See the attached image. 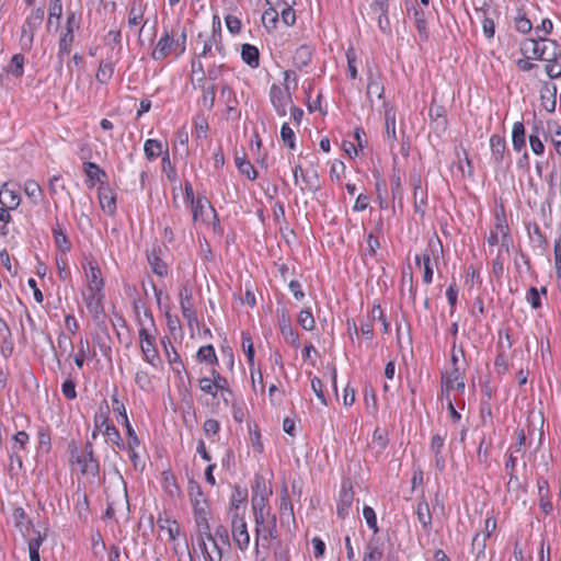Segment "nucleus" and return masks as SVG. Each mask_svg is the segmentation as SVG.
<instances>
[{"mask_svg":"<svg viewBox=\"0 0 561 561\" xmlns=\"http://www.w3.org/2000/svg\"><path fill=\"white\" fill-rule=\"evenodd\" d=\"M207 514V510L203 511V513H194L195 523L198 530L196 538L197 546L201 549L205 561H221L222 550L210 533Z\"/></svg>","mask_w":561,"mask_h":561,"instance_id":"nucleus-1","label":"nucleus"},{"mask_svg":"<svg viewBox=\"0 0 561 561\" xmlns=\"http://www.w3.org/2000/svg\"><path fill=\"white\" fill-rule=\"evenodd\" d=\"M186 31L183 28L180 34L174 30L164 31L163 35L158 41L154 49L151 53V57L154 60H162L171 53L175 54V57H180L186 49Z\"/></svg>","mask_w":561,"mask_h":561,"instance_id":"nucleus-2","label":"nucleus"},{"mask_svg":"<svg viewBox=\"0 0 561 561\" xmlns=\"http://www.w3.org/2000/svg\"><path fill=\"white\" fill-rule=\"evenodd\" d=\"M70 463L77 465L82 474L96 477L100 473V463L94 456L93 445L87 442L84 448L80 450L75 443L69 444Z\"/></svg>","mask_w":561,"mask_h":561,"instance_id":"nucleus-3","label":"nucleus"},{"mask_svg":"<svg viewBox=\"0 0 561 561\" xmlns=\"http://www.w3.org/2000/svg\"><path fill=\"white\" fill-rule=\"evenodd\" d=\"M44 15L45 9L37 8L32 10L30 15L26 18L21 28L20 44L22 49L31 50L33 47L35 31L42 25Z\"/></svg>","mask_w":561,"mask_h":561,"instance_id":"nucleus-4","label":"nucleus"},{"mask_svg":"<svg viewBox=\"0 0 561 561\" xmlns=\"http://www.w3.org/2000/svg\"><path fill=\"white\" fill-rule=\"evenodd\" d=\"M497 243H501L506 251L510 250V247L513 243L504 210H502L501 214H496L494 230H492L488 237V244L490 247H494Z\"/></svg>","mask_w":561,"mask_h":561,"instance_id":"nucleus-5","label":"nucleus"},{"mask_svg":"<svg viewBox=\"0 0 561 561\" xmlns=\"http://www.w3.org/2000/svg\"><path fill=\"white\" fill-rule=\"evenodd\" d=\"M270 101L278 116H286L287 108L293 103L289 84H287V88H282L275 83L272 84L270 88Z\"/></svg>","mask_w":561,"mask_h":561,"instance_id":"nucleus-6","label":"nucleus"},{"mask_svg":"<svg viewBox=\"0 0 561 561\" xmlns=\"http://www.w3.org/2000/svg\"><path fill=\"white\" fill-rule=\"evenodd\" d=\"M231 534L233 541L240 550L248 549L250 545V535L243 516L238 512H234L231 516Z\"/></svg>","mask_w":561,"mask_h":561,"instance_id":"nucleus-7","label":"nucleus"},{"mask_svg":"<svg viewBox=\"0 0 561 561\" xmlns=\"http://www.w3.org/2000/svg\"><path fill=\"white\" fill-rule=\"evenodd\" d=\"M83 299L92 319L94 321H100L101 318L104 317V291L84 293Z\"/></svg>","mask_w":561,"mask_h":561,"instance_id":"nucleus-8","label":"nucleus"},{"mask_svg":"<svg viewBox=\"0 0 561 561\" xmlns=\"http://www.w3.org/2000/svg\"><path fill=\"white\" fill-rule=\"evenodd\" d=\"M85 276L88 279L87 293L103 291L104 280L101 270L95 262H89Z\"/></svg>","mask_w":561,"mask_h":561,"instance_id":"nucleus-9","label":"nucleus"},{"mask_svg":"<svg viewBox=\"0 0 561 561\" xmlns=\"http://www.w3.org/2000/svg\"><path fill=\"white\" fill-rule=\"evenodd\" d=\"M180 307L183 317L187 319L190 324H192L193 321H197L196 312L193 308L192 291L185 285L180 289Z\"/></svg>","mask_w":561,"mask_h":561,"instance_id":"nucleus-10","label":"nucleus"},{"mask_svg":"<svg viewBox=\"0 0 561 561\" xmlns=\"http://www.w3.org/2000/svg\"><path fill=\"white\" fill-rule=\"evenodd\" d=\"M353 501L354 492L352 488L342 484L336 508V513L340 518L345 519L348 516Z\"/></svg>","mask_w":561,"mask_h":561,"instance_id":"nucleus-11","label":"nucleus"},{"mask_svg":"<svg viewBox=\"0 0 561 561\" xmlns=\"http://www.w3.org/2000/svg\"><path fill=\"white\" fill-rule=\"evenodd\" d=\"M198 39L202 41L203 47L202 51L196 55L197 58H206L210 56L213 48H215L222 57L225 56L224 45L221 44V41L216 39V36H206L203 33H199Z\"/></svg>","mask_w":561,"mask_h":561,"instance_id":"nucleus-12","label":"nucleus"},{"mask_svg":"<svg viewBox=\"0 0 561 561\" xmlns=\"http://www.w3.org/2000/svg\"><path fill=\"white\" fill-rule=\"evenodd\" d=\"M99 201L101 208L110 216L116 211V196L108 185L101 184L99 187Z\"/></svg>","mask_w":561,"mask_h":561,"instance_id":"nucleus-13","label":"nucleus"},{"mask_svg":"<svg viewBox=\"0 0 561 561\" xmlns=\"http://www.w3.org/2000/svg\"><path fill=\"white\" fill-rule=\"evenodd\" d=\"M516 463L517 457L510 454L507 460L505 461V471L508 474V482L506 483L507 492H518L522 488V483L516 474Z\"/></svg>","mask_w":561,"mask_h":561,"instance_id":"nucleus-14","label":"nucleus"},{"mask_svg":"<svg viewBox=\"0 0 561 561\" xmlns=\"http://www.w3.org/2000/svg\"><path fill=\"white\" fill-rule=\"evenodd\" d=\"M540 41L527 38L523 41L520 50L527 59L534 58L546 61L545 48L539 44Z\"/></svg>","mask_w":561,"mask_h":561,"instance_id":"nucleus-15","label":"nucleus"},{"mask_svg":"<svg viewBox=\"0 0 561 561\" xmlns=\"http://www.w3.org/2000/svg\"><path fill=\"white\" fill-rule=\"evenodd\" d=\"M539 507L546 515L552 512V503L550 501L549 483L546 479L539 478L537 480Z\"/></svg>","mask_w":561,"mask_h":561,"instance_id":"nucleus-16","label":"nucleus"},{"mask_svg":"<svg viewBox=\"0 0 561 561\" xmlns=\"http://www.w3.org/2000/svg\"><path fill=\"white\" fill-rule=\"evenodd\" d=\"M188 494H190V499H191V502L194 507V513L195 512L203 513V511L208 508L206 499L203 494V491H202L199 484L196 483L195 481H190Z\"/></svg>","mask_w":561,"mask_h":561,"instance_id":"nucleus-17","label":"nucleus"},{"mask_svg":"<svg viewBox=\"0 0 561 561\" xmlns=\"http://www.w3.org/2000/svg\"><path fill=\"white\" fill-rule=\"evenodd\" d=\"M383 557V542L378 537H371L366 545L363 561H380Z\"/></svg>","mask_w":561,"mask_h":561,"instance_id":"nucleus-18","label":"nucleus"},{"mask_svg":"<svg viewBox=\"0 0 561 561\" xmlns=\"http://www.w3.org/2000/svg\"><path fill=\"white\" fill-rule=\"evenodd\" d=\"M455 389L459 391H462L465 389V382L460 377L458 368H455L453 371H450L443 378V393H446V396H448V392Z\"/></svg>","mask_w":561,"mask_h":561,"instance_id":"nucleus-19","label":"nucleus"},{"mask_svg":"<svg viewBox=\"0 0 561 561\" xmlns=\"http://www.w3.org/2000/svg\"><path fill=\"white\" fill-rule=\"evenodd\" d=\"M293 174L295 184H298V180L300 176L309 191L317 192L320 188L317 171H313L312 175H307L304 173L301 165L297 164L293 170Z\"/></svg>","mask_w":561,"mask_h":561,"instance_id":"nucleus-20","label":"nucleus"},{"mask_svg":"<svg viewBox=\"0 0 561 561\" xmlns=\"http://www.w3.org/2000/svg\"><path fill=\"white\" fill-rule=\"evenodd\" d=\"M492 158L496 164H501L506 151V141L500 135H492L490 138Z\"/></svg>","mask_w":561,"mask_h":561,"instance_id":"nucleus-21","label":"nucleus"},{"mask_svg":"<svg viewBox=\"0 0 561 561\" xmlns=\"http://www.w3.org/2000/svg\"><path fill=\"white\" fill-rule=\"evenodd\" d=\"M0 204L2 207L15 209L20 205L19 194L8 188V183H3L0 190Z\"/></svg>","mask_w":561,"mask_h":561,"instance_id":"nucleus-22","label":"nucleus"},{"mask_svg":"<svg viewBox=\"0 0 561 561\" xmlns=\"http://www.w3.org/2000/svg\"><path fill=\"white\" fill-rule=\"evenodd\" d=\"M496 528V520L494 517H488L484 520L483 533H477L472 539L473 546H480L481 550L485 548V541Z\"/></svg>","mask_w":561,"mask_h":561,"instance_id":"nucleus-23","label":"nucleus"},{"mask_svg":"<svg viewBox=\"0 0 561 561\" xmlns=\"http://www.w3.org/2000/svg\"><path fill=\"white\" fill-rule=\"evenodd\" d=\"M139 445H140V440H139L135 430L133 428L131 425H128L127 448H128L129 458L135 468L138 467V462H139V456L136 450L139 447Z\"/></svg>","mask_w":561,"mask_h":561,"instance_id":"nucleus-24","label":"nucleus"},{"mask_svg":"<svg viewBox=\"0 0 561 561\" xmlns=\"http://www.w3.org/2000/svg\"><path fill=\"white\" fill-rule=\"evenodd\" d=\"M115 65L116 62L112 59L102 60L95 73V79L100 83L106 84L114 75Z\"/></svg>","mask_w":561,"mask_h":561,"instance_id":"nucleus-25","label":"nucleus"},{"mask_svg":"<svg viewBox=\"0 0 561 561\" xmlns=\"http://www.w3.org/2000/svg\"><path fill=\"white\" fill-rule=\"evenodd\" d=\"M211 205L205 197H197L196 201L192 203V214L194 221H206V214L210 211Z\"/></svg>","mask_w":561,"mask_h":561,"instance_id":"nucleus-26","label":"nucleus"},{"mask_svg":"<svg viewBox=\"0 0 561 561\" xmlns=\"http://www.w3.org/2000/svg\"><path fill=\"white\" fill-rule=\"evenodd\" d=\"M144 359L153 367H157L160 363L158 350L156 347V341H147L140 344Z\"/></svg>","mask_w":561,"mask_h":561,"instance_id":"nucleus-27","label":"nucleus"},{"mask_svg":"<svg viewBox=\"0 0 561 561\" xmlns=\"http://www.w3.org/2000/svg\"><path fill=\"white\" fill-rule=\"evenodd\" d=\"M312 51V48L308 45L298 47L293 57L294 65L299 69L307 67L311 61Z\"/></svg>","mask_w":561,"mask_h":561,"instance_id":"nucleus-28","label":"nucleus"},{"mask_svg":"<svg viewBox=\"0 0 561 561\" xmlns=\"http://www.w3.org/2000/svg\"><path fill=\"white\" fill-rule=\"evenodd\" d=\"M241 57L251 68H256L260 65L259 49L251 44H243L241 46Z\"/></svg>","mask_w":561,"mask_h":561,"instance_id":"nucleus-29","label":"nucleus"},{"mask_svg":"<svg viewBox=\"0 0 561 561\" xmlns=\"http://www.w3.org/2000/svg\"><path fill=\"white\" fill-rule=\"evenodd\" d=\"M73 41H75V34L61 33V36L58 42V53H57V59H58L60 67L64 62L65 56L70 54Z\"/></svg>","mask_w":561,"mask_h":561,"instance_id":"nucleus-30","label":"nucleus"},{"mask_svg":"<svg viewBox=\"0 0 561 561\" xmlns=\"http://www.w3.org/2000/svg\"><path fill=\"white\" fill-rule=\"evenodd\" d=\"M220 96L227 106L228 113L237 111V106H238L239 102H238V99L236 96L233 89L229 84H227V83L221 84Z\"/></svg>","mask_w":561,"mask_h":561,"instance_id":"nucleus-31","label":"nucleus"},{"mask_svg":"<svg viewBox=\"0 0 561 561\" xmlns=\"http://www.w3.org/2000/svg\"><path fill=\"white\" fill-rule=\"evenodd\" d=\"M157 525L161 530L167 531L168 537L171 541H175L180 536V525L178 524L176 520L159 517L157 520Z\"/></svg>","mask_w":561,"mask_h":561,"instance_id":"nucleus-32","label":"nucleus"},{"mask_svg":"<svg viewBox=\"0 0 561 561\" xmlns=\"http://www.w3.org/2000/svg\"><path fill=\"white\" fill-rule=\"evenodd\" d=\"M24 62L25 58L22 54L13 55L5 67L7 73L12 75L14 78H21L24 73Z\"/></svg>","mask_w":561,"mask_h":561,"instance_id":"nucleus-33","label":"nucleus"},{"mask_svg":"<svg viewBox=\"0 0 561 561\" xmlns=\"http://www.w3.org/2000/svg\"><path fill=\"white\" fill-rule=\"evenodd\" d=\"M148 263L154 274L158 276H165L168 273V265L160 259L158 253L152 250L147 254Z\"/></svg>","mask_w":561,"mask_h":561,"instance_id":"nucleus-34","label":"nucleus"},{"mask_svg":"<svg viewBox=\"0 0 561 561\" xmlns=\"http://www.w3.org/2000/svg\"><path fill=\"white\" fill-rule=\"evenodd\" d=\"M83 165L90 186H93L95 182L102 183V178H106L105 172L94 162H85Z\"/></svg>","mask_w":561,"mask_h":561,"instance_id":"nucleus-35","label":"nucleus"},{"mask_svg":"<svg viewBox=\"0 0 561 561\" xmlns=\"http://www.w3.org/2000/svg\"><path fill=\"white\" fill-rule=\"evenodd\" d=\"M416 515L419 522L422 524L425 530H428L432 526V515L430 505L426 501H420L416 507Z\"/></svg>","mask_w":561,"mask_h":561,"instance_id":"nucleus-36","label":"nucleus"},{"mask_svg":"<svg viewBox=\"0 0 561 561\" xmlns=\"http://www.w3.org/2000/svg\"><path fill=\"white\" fill-rule=\"evenodd\" d=\"M512 144L516 151H520L525 147V127L522 122H516L513 125Z\"/></svg>","mask_w":561,"mask_h":561,"instance_id":"nucleus-37","label":"nucleus"},{"mask_svg":"<svg viewBox=\"0 0 561 561\" xmlns=\"http://www.w3.org/2000/svg\"><path fill=\"white\" fill-rule=\"evenodd\" d=\"M104 404H105V411H102V409H100V412L96 413L94 416V428L91 434V437L93 439L96 438L99 433H103L104 428H106V425H110L107 423L108 405H107L106 401H104Z\"/></svg>","mask_w":561,"mask_h":561,"instance_id":"nucleus-38","label":"nucleus"},{"mask_svg":"<svg viewBox=\"0 0 561 561\" xmlns=\"http://www.w3.org/2000/svg\"><path fill=\"white\" fill-rule=\"evenodd\" d=\"M196 359L199 363H208L211 365L218 364V358L211 344L199 347L196 354Z\"/></svg>","mask_w":561,"mask_h":561,"instance_id":"nucleus-39","label":"nucleus"},{"mask_svg":"<svg viewBox=\"0 0 561 561\" xmlns=\"http://www.w3.org/2000/svg\"><path fill=\"white\" fill-rule=\"evenodd\" d=\"M202 91L201 95V104L203 107L207 108L208 111L213 110L215 105V98H216V91L217 87L216 84L211 83L205 87Z\"/></svg>","mask_w":561,"mask_h":561,"instance_id":"nucleus-40","label":"nucleus"},{"mask_svg":"<svg viewBox=\"0 0 561 561\" xmlns=\"http://www.w3.org/2000/svg\"><path fill=\"white\" fill-rule=\"evenodd\" d=\"M103 434L106 436V442L110 444L115 445L119 449H125L126 445L121 436L119 431L114 425H106V428H104Z\"/></svg>","mask_w":561,"mask_h":561,"instance_id":"nucleus-41","label":"nucleus"},{"mask_svg":"<svg viewBox=\"0 0 561 561\" xmlns=\"http://www.w3.org/2000/svg\"><path fill=\"white\" fill-rule=\"evenodd\" d=\"M539 41L543 42L542 48H545L546 62H551V59H556L561 55V48L556 41L540 36Z\"/></svg>","mask_w":561,"mask_h":561,"instance_id":"nucleus-42","label":"nucleus"},{"mask_svg":"<svg viewBox=\"0 0 561 561\" xmlns=\"http://www.w3.org/2000/svg\"><path fill=\"white\" fill-rule=\"evenodd\" d=\"M236 165L239 172L245 175L249 180L254 181L257 176L256 170L253 168L250 161L245 158L236 157Z\"/></svg>","mask_w":561,"mask_h":561,"instance_id":"nucleus-43","label":"nucleus"},{"mask_svg":"<svg viewBox=\"0 0 561 561\" xmlns=\"http://www.w3.org/2000/svg\"><path fill=\"white\" fill-rule=\"evenodd\" d=\"M144 151L148 160H154L162 153V144L157 139H148L145 142Z\"/></svg>","mask_w":561,"mask_h":561,"instance_id":"nucleus-44","label":"nucleus"},{"mask_svg":"<svg viewBox=\"0 0 561 561\" xmlns=\"http://www.w3.org/2000/svg\"><path fill=\"white\" fill-rule=\"evenodd\" d=\"M54 239L57 248L62 252L66 253L70 251L71 244L68 240V237L66 232L58 226V228H54L53 230Z\"/></svg>","mask_w":561,"mask_h":561,"instance_id":"nucleus-45","label":"nucleus"},{"mask_svg":"<svg viewBox=\"0 0 561 561\" xmlns=\"http://www.w3.org/2000/svg\"><path fill=\"white\" fill-rule=\"evenodd\" d=\"M383 84L381 83L379 78L370 75L367 83V96L370 99L373 95H376L378 99H381L383 95Z\"/></svg>","mask_w":561,"mask_h":561,"instance_id":"nucleus-46","label":"nucleus"},{"mask_svg":"<svg viewBox=\"0 0 561 561\" xmlns=\"http://www.w3.org/2000/svg\"><path fill=\"white\" fill-rule=\"evenodd\" d=\"M279 11L277 7H272L264 11L262 15V22L267 28H275L278 22Z\"/></svg>","mask_w":561,"mask_h":561,"instance_id":"nucleus-47","label":"nucleus"},{"mask_svg":"<svg viewBox=\"0 0 561 561\" xmlns=\"http://www.w3.org/2000/svg\"><path fill=\"white\" fill-rule=\"evenodd\" d=\"M24 193L34 204H37L42 196V188L35 181L28 180L24 184Z\"/></svg>","mask_w":561,"mask_h":561,"instance_id":"nucleus-48","label":"nucleus"},{"mask_svg":"<svg viewBox=\"0 0 561 561\" xmlns=\"http://www.w3.org/2000/svg\"><path fill=\"white\" fill-rule=\"evenodd\" d=\"M284 7L280 9V19L282 22L286 26H291L296 23V13L294 9L291 8V4L288 2V0H283Z\"/></svg>","mask_w":561,"mask_h":561,"instance_id":"nucleus-49","label":"nucleus"},{"mask_svg":"<svg viewBox=\"0 0 561 561\" xmlns=\"http://www.w3.org/2000/svg\"><path fill=\"white\" fill-rule=\"evenodd\" d=\"M277 536H278V533H277V526H276V517H275V515H273L271 517V519L267 520V523H265L262 526V534H261L260 538H262L263 540H268V539H275V538H277Z\"/></svg>","mask_w":561,"mask_h":561,"instance_id":"nucleus-50","label":"nucleus"},{"mask_svg":"<svg viewBox=\"0 0 561 561\" xmlns=\"http://www.w3.org/2000/svg\"><path fill=\"white\" fill-rule=\"evenodd\" d=\"M414 20H415V26L417 28V32L420 36L423 39H427L428 32H427V21L425 19V13L422 10H414Z\"/></svg>","mask_w":561,"mask_h":561,"instance_id":"nucleus-51","label":"nucleus"},{"mask_svg":"<svg viewBox=\"0 0 561 561\" xmlns=\"http://www.w3.org/2000/svg\"><path fill=\"white\" fill-rule=\"evenodd\" d=\"M254 522H255V550L259 552V540L262 534V526L267 523L266 517L268 516V512H253Z\"/></svg>","mask_w":561,"mask_h":561,"instance_id":"nucleus-52","label":"nucleus"},{"mask_svg":"<svg viewBox=\"0 0 561 561\" xmlns=\"http://www.w3.org/2000/svg\"><path fill=\"white\" fill-rule=\"evenodd\" d=\"M162 344L165 350L167 358L170 364H178L182 368H184V364L179 355V353L175 351L174 346L170 342V340H162Z\"/></svg>","mask_w":561,"mask_h":561,"instance_id":"nucleus-53","label":"nucleus"},{"mask_svg":"<svg viewBox=\"0 0 561 561\" xmlns=\"http://www.w3.org/2000/svg\"><path fill=\"white\" fill-rule=\"evenodd\" d=\"M280 138L283 142L289 148L295 149L296 142H295V133L291 129V127L288 125V123H284L280 128Z\"/></svg>","mask_w":561,"mask_h":561,"instance_id":"nucleus-54","label":"nucleus"},{"mask_svg":"<svg viewBox=\"0 0 561 561\" xmlns=\"http://www.w3.org/2000/svg\"><path fill=\"white\" fill-rule=\"evenodd\" d=\"M280 332L288 344H291L295 347H299L298 333L293 329L290 324H282Z\"/></svg>","mask_w":561,"mask_h":561,"instance_id":"nucleus-55","label":"nucleus"},{"mask_svg":"<svg viewBox=\"0 0 561 561\" xmlns=\"http://www.w3.org/2000/svg\"><path fill=\"white\" fill-rule=\"evenodd\" d=\"M385 121H386V133L388 136L397 139L396 134V112L393 108H387L385 111Z\"/></svg>","mask_w":561,"mask_h":561,"instance_id":"nucleus-56","label":"nucleus"},{"mask_svg":"<svg viewBox=\"0 0 561 561\" xmlns=\"http://www.w3.org/2000/svg\"><path fill=\"white\" fill-rule=\"evenodd\" d=\"M242 348L247 355L250 366L252 367L254 364V346L251 335L247 332H242Z\"/></svg>","mask_w":561,"mask_h":561,"instance_id":"nucleus-57","label":"nucleus"},{"mask_svg":"<svg viewBox=\"0 0 561 561\" xmlns=\"http://www.w3.org/2000/svg\"><path fill=\"white\" fill-rule=\"evenodd\" d=\"M135 382L142 391H150L152 388L151 377L145 370H138L135 374Z\"/></svg>","mask_w":561,"mask_h":561,"instance_id":"nucleus-58","label":"nucleus"},{"mask_svg":"<svg viewBox=\"0 0 561 561\" xmlns=\"http://www.w3.org/2000/svg\"><path fill=\"white\" fill-rule=\"evenodd\" d=\"M248 496L247 490L237 486L231 497V507L230 514L232 515L234 512L239 513V505L245 501Z\"/></svg>","mask_w":561,"mask_h":561,"instance_id":"nucleus-59","label":"nucleus"},{"mask_svg":"<svg viewBox=\"0 0 561 561\" xmlns=\"http://www.w3.org/2000/svg\"><path fill=\"white\" fill-rule=\"evenodd\" d=\"M529 145L535 154H542L545 151V146L539 138V127L536 126L533 133L529 135Z\"/></svg>","mask_w":561,"mask_h":561,"instance_id":"nucleus-60","label":"nucleus"},{"mask_svg":"<svg viewBox=\"0 0 561 561\" xmlns=\"http://www.w3.org/2000/svg\"><path fill=\"white\" fill-rule=\"evenodd\" d=\"M363 516L367 523V526L376 535L379 531V528L377 525V516H376L374 508L368 505H365L363 508Z\"/></svg>","mask_w":561,"mask_h":561,"instance_id":"nucleus-61","label":"nucleus"},{"mask_svg":"<svg viewBox=\"0 0 561 561\" xmlns=\"http://www.w3.org/2000/svg\"><path fill=\"white\" fill-rule=\"evenodd\" d=\"M35 537L28 539L27 546L28 551H39L41 546L44 540L47 538V528H44L43 531L34 530Z\"/></svg>","mask_w":561,"mask_h":561,"instance_id":"nucleus-62","label":"nucleus"},{"mask_svg":"<svg viewBox=\"0 0 561 561\" xmlns=\"http://www.w3.org/2000/svg\"><path fill=\"white\" fill-rule=\"evenodd\" d=\"M297 321L307 331H311L314 328V318L309 309L301 310Z\"/></svg>","mask_w":561,"mask_h":561,"instance_id":"nucleus-63","label":"nucleus"},{"mask_svg":"<svg viewBox=\"0 0 561 561\" xmlns=\"http://www.w3.org/2000/svg\"><path fill=\"white\" fill-rule=\"evenodd\" d=\"M546 72L551 79L561 77V55L556 59H551V62H547Z\"/></svg>","mask_w":561,"mask_h":561,"instance_id":"nucleus-64","label":"nucleus"}]
</instances>
